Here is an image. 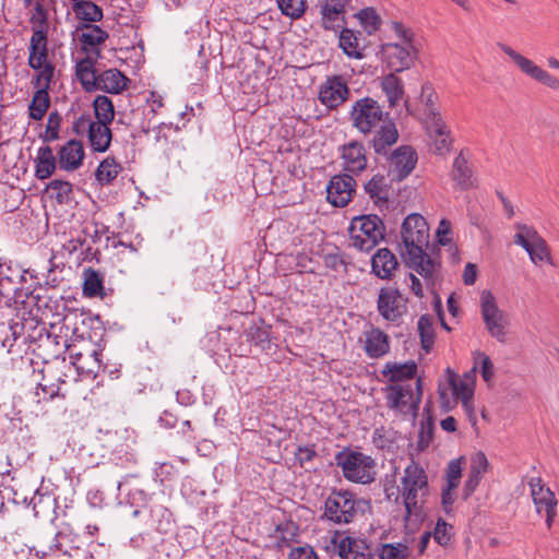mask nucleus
<instances>
[{
	"label": "nucleus",
	"mask_w": 559,
	"mask_h": 559,
	"mask_svg": "<svg viewBox=\"0 0 559 559\" xmlns=\"http://www.w3.org/2000/svg\"><path fill=\"white\" fill-rule=\"evenodd\" d=\"M429 245V227L420 214H409L402 224L401 254L408 267L424 277L426 285L433 286L439 262L426 252Z\"/></svg>",
	"instance_id": "f257e3e1"
},
{
	"label": "nucleus",
	"mask_w": 559,
	"mask_h": 559,
	"mask_svg": "<svg viewBox=\"0 0 559 559\" xmlns=\"http://www.w3.org/2000/svg\"><path fill=\"white\" fill-rule=\"evenodd\" d=\"M429 493L428 476L423 466L412 460L405 467L401 477V486L395 501L402 498L405 515L404 521L408 522L412 518L419 519L423 513V506Z\"/></svg>",
	"instance_id": "f03ea898"
},
{
	"label": "nucleus",
	"mask_w": 559,
	"mask_h": 559,
	"mask_svg": "<svg viewBox=\"0 0 559 559\" xmlns=\"http://www.w3.org/2000/svg\"><path fill=\"white\" fill-rule=\"evenodd\" d=\"M31 23H38V26H33V34L29 39L27 66L36 71L33 80L37 83L43 81H52L56 67L48 59V37L45 29L46 14L41 7L37 4L36 13L31 17Z\"/></svg>",
	"instance_id": "7ed1b4c3"
},
{
	"label": "nucleus",
	"mask_w": 559,
	"mask_h": 559,
	"mask_svg": "<svg viewBox=\"0 0 559 559\" xmlns=\"http://www.w3.org/2000/svg\"><path fill=\"white\" fill-rule=\"evenodd\" d=\"M383 393L389 409L415 417L423 396L421 378H417L414 383L388 384L383 388Z\"/></svg>",
	"instance_id": "20e7f679"
},
{
	"label": "nucleus",
	"mask_w": 559,
	"mask_h": 559,
	"mask_svg": "<svg viewBox=\"0 0 559 559\" xmlns=\"http://www.w3.org/2000/svg\"><path fill=\"white\" fill-rule=\"evenodd\" d=\"M348 231L350 245L360 251L368 252L384 239L385 227L379 216L365 215L355 217Z\"/></svg>",
	"instance_id": "39448f33"
},
{
	"label": "nucleus",
	"mask_w": 559,
	"mask_h": 559,
	"mask_svg": "<svg viewBox=\"0 0 559 559\" xmlns=\"http://www.w3.org/2000/svg\"><path fill=\"white\" fill-rule=\"evenodd\" d=\"M361 500L348 490H332L324 501L323 518L328 521L345 525L355 521Z\"/></svg>",
	"instance_id": "423d86ee"
},
{
	"label": "nucleus",
	"mask_w": 559,
	"mask_h": 559,
	"mask_svg": "<svg viewBox=\"0 0 559 559\" xmlns=\"http://www.w3.org/2000/svg\"><path fill=\"white\" fill-rule=\"evenodd\" d=\"M336 463L342 467L344 477L353 483L370 484L376 478L374 460L361 452H340Z\"/></svg>",
	"instance_id": "0eeeda50"
},
{
	"label": "nucleus",
	"mask_w": 559,
	"mask_h": 559,
	"mask_svg": "<svg viewBox=\"0 0 559 559\" xmlns=\"http://www.w3.org/2000/svg\"><path fill=\"white\" fill-rule=\"evenodd\" d=\"M480 312L485 326L491 337L506 343L509 334L510 320L498 307L496 297L490 290L480 294Z\"/></svg>",
	"instance_id": "6e6552de"
},
{
	"label": "nucleus",
	"mask_w": 559,
	"mask_h": 559,
	"mask_svg": "<svg viewBox=\"0 0 559 559\" xmlns=\"http://www.w3.org/2000/svg\"><path fill=\"white\" fill-rule=\"evenodd\" d=\"M388 114L377 100L371 97H364L356 100L350 110L353 126L361 133H370L381 123H385Z\"/></svg>",
	"instance_id": "1a4fd4ad"
},
{
	"label": "nucleus",
	"mask_w": 559,
	"mask_h": 559,
	"mask_svg": "<svg viewBox=\"0 0 559 559\" xmlns=\"http://www.w3.org/2000/svg\"><path fill=\"white\" fill-rule=\"evenodd\" d=\"M109 126V123L94 121L90 114H83L74 121L73 131L78 135L86 134L94 152L105 153L112 139Z\"/></svg>",
	"instance_id": "9d476101"
},
{
	"label": "nucleus",
	"mask_w": 559,
	"mask_h": 559,
	"mask_svg": "<svg viewBox=\"0 0 559 559\" xmlns=\"http://www.w3.org/2000/svg\"><path fill=\"white\" fill-rule=\"evenodd\" d=\"M518 233L514 235V243L522 247L530 255L531 261L537 265L542 262L551 261V254L546 240L537 230L525 224L516 225Z\"/></svg>",
	"instance_id": "9b49d317"
},
{
	"label": "nucleus",
	"mask_w": 559,
	"mask_h": 559,
	"mask_svg": "<svg viewBox=\"0 0 559 559\" xmlns=\"http://www.w3.org/2000/svg\"><path fill=\"white\" fill-rule=\"evenodd\" d=\"M498 47L510 58L523 74L551 90L559 88V79L537 66L533 60L523 56L507 44L498 43Z\"/></svg>",
	"instance_id": "f8f14e48"
},
{
	"label": "nucleus",
	"mask_w": 559,
	"mask_h": 559,
	"mask_svg": "<svg viewBox=\"0 0 559 559\" xmlns=\"http://www.w3.org/2000/svg\"><path fill=\"white\" fill-rule=\"evenodd\" d=\"M377 309L384 320L399 323L403 316L407 313V298L396 288H381L377 300Z\"/></svg>",
	"instance_id": "ddd939ff"
},
{
	"label": "nucleus",
	"mask_w": 559,
	"mask_h": 559,
	"mask_svg": "<svg viewBox=\"0 0 559 559\" xmlns=\"http://www.w3.org/2000/svg\"><path fill=\"white\" fill-rule=\"evenodd\" d=\"M416 163V152L411 146H400L389 157L388 176L391 181H401L413 171Z\"/></svg>",
	"instance_id": "4468645a"
},
{
	"label": "nucleus",
	"mask_w": 559,
	"mask_h": 559,
	"mask_svg": "<svg viewBox=\"0 0 559 559\" xmlns=\"http://www.w3.org/2000/svg\"><path fill=\"white\" fill-rule=\"evenodd\" d=\"M355 188L356 180L352 175H335L326 187V199L333 206L344 207L352 201Z\"/></svg>",
	"instance_id": "2eb2a0df"
},
{
	"label": "nucleus",
	"mask_w": 559,
	"mask_h": 559,
	"mask_svg": "<svg viewBox=\"0 0 559 559\" xmlns=\"http://www.w3.org/2000/svg\"><path fill=\"white\" fill-rule=\"evenodd\" d=\"M448 381L451 386L452 393L456 400H461L464 409L468 417L474 415L472 399L474 395L475 384V367L460 378L456 373L448 369Z\"/></svg>",
	"instance_id": "dca6fc26"
},
{
	"label": "nucleus",
	"mask_w": 559,
	"mask_h": 559,
	"mask_svg": "<svg viewBox=\"0 0 559 559\" xmlns=\"http://www.w3.org/2000/svg\"><path fill=\"white\" fill-rule=\"evenodd\" d=\"M350 91L341 75L326 78L319 91L320 102L330 109L337 108L349 97Z\"/></svg>",
	"instance_id": "f3484780"
},
{
	"label": "nucleus",
	"mask_w": 559,
	"mask_h": 559,
	"mask_svg": "<svg viewBox=\"0 0 559 559\" xmlns=\"http://www.w3.org/2000/svg\"><path fill=\"white\" fill-rule=\"evenodd\" d=\"M343 169L348 175H359L368 165L367 151L359 141H350L341 147Z\"/></svg>",
	"instance_id": "a211bd4d"
},
{
	"label": "nucleus",
	"mask_w": 559,
	"mask_h": 559,
	"mask_svg": "<svg viewBox=\"0 0 559 559\" xmlns=\"http://www.w3.org/2000/svg\"><path fill=\"white\" fill-rule=\"evenodd\" d=\"M383 56L388 67L394 72L409 69L417 58V48L402 44H386L383 46Z\"/></svg>",
	"instance_id": "6ab92c4d"
},
{
	"label": "nucleus",
	"mask_w": 559,
	"mask_h": 559,
	"mask_svg": "<svg viewBox=\"0 0 559 559\" xmlns=\"http://www.w3.org/2000/svg\"><path fill=\"white\" fill-rule=\"evenodd\" d=\"M332 543L341 559H374L370 547L362 539L342 536L336 532Z\"/></svg>",
	"instance_id": "aec40b11"
},
{
	"label": "nucleus",
	"mask_w": 559,
	"mask_h": 559,
	"mask_svg": "<svg viewBox=\"0 0 559 559\" xmlns=\"http://www.w3.org/2000/svg\"><path fill=\"white\" fill-rule=\"evenodd\" d=\"M348 0H321V25L324 29L336 31L346 23V5Z\"/></svg>",
	"instance_id": "412c9836"
},
{
	"label": "nucleus",
	"mask_w": 559,
	"mask_h": 559,
	"mask_svg": "<svg viewBox=\"0 0 559 559\" xmlns=\"http://www.w3.org/2000/svg\"><path fill=\"white\" fill-rule=\"evenodd\" d=\"M528 486L537 514L557 508L558 501L555 492L545 486L540 477H532L528 480Z\"/></svg>",
	"instance_id": "4be33fe9"
},
{
	"label": "nucleus",
	"mask_w": 559,
	"mask_h": 559,
	"mask_svg": "<svg viewBox=\"0 0 559 559\" xmlns=\"http://www.w3.org/2000/svg\"><path fill=\"white\" fill-rule=\"evenodd\" d=\"M52 81L37 83L32 80V85L37 88L28 105V117L35 121L41 120L50 107L49 90Z\"/></svg>",
	"instance_id": "5701e85b"
},
{
	"label": "nucleus",
	"mask_w": 559,
	"mask_h": 559,
	"mask_svg": "<svg viewBox=\"0 0 559 559\" xmlns=\"http://www.w3.org/2000/svg\"><path fill=\"white\" fill-rule=\"evenodd\" d=\"M382 376L390 384L414 383L417 374V364L414 360L404 364L389 361L384 365Z\"/></svg>",
	"instance_id": "b1692460"
},
{
	"label": "nucleus",
	"mask_w": 559,
	"mask_h": 559,
	"mask_svg": "<svg viewBox=\"0 0 559 559\" xmlns=\"http://www.w3.org/2000/svg\"><path fill=\"white\" fill-rule=\"evenodd\" d=\"M397 266L395 254L388 248H381L372 255L371 271L381 280H391Z\"/></svg>",
	"instance_id": "393cba45"
},
{
	"label": "nucleus",
	"mask_w": 559,
	"mask_h": 559,
	"mask_svg": "<svg viewBox=\"0 0 559 559\" xmlns=\"http://www.w3.org/2000/svg\"><path fill=\"white\" fill-rule=\"evenodd\" d=\"M59 165L64 170H75L85 156L83 145L78 140H70L59 150Z\"/></svg>",
	"instance_id": "a878e982"
},
{
	"label": "nucleus",
	"mask_w": 559,
	"mask_h": 559,
	"mask_svg": "<svg viewBox=\"0 0 559 559\" xmlns=\"http://www.w3.org/2000/svg\"><path fill=\"white\" fill-rule=\"evenodd\" d=\"M390 350V338L378 328L365 332V352L370 358H380Z\"/></svg>",
	"instance_id": "bb28decb"
},
{
	"label": "nucleus",
	"mask_w": 559,
	"mask_h": 559,
	"mask_svg": "<svg viewBox=\"0 0 559 559\" xmlns=\"http://www.w3.org/2000/svg\"><path fill=\"white\" fill-rule=\"evenodd\" d=\"M397 139L399 133L395 124L392 121H388L376 131L371 145L376 154L386 155L389 150L397 142Z\"/></svg>",
	"instance_id": "cd10ccee"
},
{
	"label": "nucleus",
	"mask_w": 559,
	"mask_h": 559,
	"mask_svg": "<svg viewBox=\"0 0 559 559\" xmlns=\"http://www.w3.org/2000/svg\"><path fill=\"white\" fill-rule=\"evenodd\" d=\"M130 80L118 69H108L98 74L97 91L120 94L128 87Z\"/></svg>",
	"instance_id": "c85d7f7f"
},
{
	"label": "nucleus",
	"mask_w": 559,
	"mask_h": 559,
	"mask_svg": "<svg viewBox=\"0 0 559 559\" xmlns=\"http://www.w3.org/2000/svg\"><path fill=\"white\" fill-rule=\"evenodd\" d=\"M98 356L99 354L93 349L84 353L76 352L74 348L69 349L71 364L75 367L79 373L95 374L100 367Z\"/></svg>",
	"instance_id": "c756f323"
},
{
	"label": "nucleus",
	"mask_w": 559,
	"mask_h": 559,
	"mask_svg": "<svg viewBox=\"0 0 559 559\" xmlns=\"http://www.w3.org/2000/svg\"><path fill=\"white\" fill-rule=\"evenodd\" d=\"M98 74L93 61L88 57L78 61L75 64L76 79L87 93L97 91Z\"/></svg>",
	"instance_id": "7c9ffc66"
},
{
	"label": "nucleus",
	"mask_w": 559,
	"mask_h": 559,
	"mask_svg": "<svg viewBox=\"0 0 559 559\" xmlns=\"http://www.w3.org/2000/svg\"><path fill=\"white\" fill-rule=\"evenodd\" d=\"M451 177L461 190H466L474 186L472 168L462 153L453 160Z\"/></svg>",
	"instance_id": "2f4dec72"
},
{
	"label": "nucleus",
	"mask_w": 559,
	"mask_h": 559,
	"mask_svg": "<svg viewBox=\"0 0 559 559\" xmlns=\"http://www.w3.org/2000/svg\"><path fill=\"white\" fill-rule=\"evenodd\" d=\"M35 163L36 177L40 180L49 178L56 169V157L52 148L48 145L41 146L38 150Z\"/></svg>",
	"instance_id": "473e14b6"
},
{
	"label": "nucleus",
	"mask_w": 559,
	"mask_h": 559,
	"mask_svg": "<svg viewBox=\"0 0 559 559\" xmlns=\"http://www.w3.org/2000/svg\"><path fill=\"white\" fill-rule=\"evenodd\" d=\"M381 87L384 92L390 107H395L404 96V85L394 73L384 75L381 80Z\"/></svg>",
	"instance_id": "72a5a7b5"
},
{
	"label": "nucleus",
	"mask_w": 559,
	"mask_h": 559,
	"mask_svg": "<svg viewBox=\"0 0 559 559\" xmlns=\"http://www.w3.org/2000/svg\"><path fill=\"white\" fill-rule=\"evenodd\" d=\"M123 170V167L118 163L115 157H107L100 162L95 171V179L102 186L110 185L118 175Z\"/></svg>",
	"instance_id": "f704fd0d"
},
{
	"label": "nucleus",
	"mask_w": 559,
	"mask_h": 559,
	"mask_svg": "<svg viewBox=\"0 0 559 559\" xmlns=\"http://www.w3.org/2000/svg\"><path fill=\"white\" fill-rule=\"evenodd\" d=\"M390 180L383 175L377 174L365 185V191L376 202L389 200Z\"/></svg>",
	"instance_id": "c9c22d12"
},
{
	"label": "nucleus",
	"mask_w": 559,
	"mask_h": 559,
	"mask_svg": "<svg viewBox=\"0 0 559 559\" xmlns=\"http://www.w3.org/2000/svg\"><path fill=\"white\" fill-rule=\"evenodd\" d=\"M83 280V294L85 297L104 298L106 296L103 277L97 271L94 269L84 270Z\"/></svg>",
	"instance_id": "e433bc0d"
},
{
	"label": "nucleus",
	"mask_w": 559,
	"mask_h": 559,
	"mask_svg": "<svg viewBox=\"0 0 559 559\" xmlns=\"http://www.w3.org/2000/svg\"><path fill=\"white\" fill-rule=\"evenodd\" d=\"M95 121L111 124L115 119V107L112 100L105 95H98L93 100Z\"/></svg>",
	"instance_id": "4c0bfd02"
},
{
	"label": "nucleus",
	"mask_w": 559,
	"mask_h": 559,
	"mask_svg": "<svg viewBox=\"0 0 559 559\" xmlns=\"http://www.w3.org/2000/svg\"><path fill=\"white\" fill-rule=\"evenodd\" d=\"M72 9L79 19L86 22H99L103 19V10L92 1L74 2Z\"/></svg>",
	"instance_id": "58836bf2"
},
{
	"label": "nucleus",
	"mask_w": 559,
	"mask_h": 559,
	"mask_svg": "<svg viewBox=\"0 0 559 559\" xmlns=\"http://www.w3.org/2000/svg\"><path fill=\"white\" fill-rule=\"evenodd\" d=\"M340 47L350 58L361 59L362 52L359 48V38L349 28H343L340 34Z\"/></svg>",
	"instance_id": "ea45409f"
},
{
	"label": "nucleus",
	"mask_w": 559,
	"mask_h": 559,
	"mask_svg": "<svg viewBox=\"0 0 559 559\" xmlns=\"http://www.w3.org/2000/svg\"><path fill=\"white\" fill-rule=\"evenodd\" d=\"M377 555L379 559H407L411 549L404 543H385L377 548Z\"/></svg>",
	"instance_id": "a19ab883"
},
{
	"label": "nucleus",
	"mask_w": 559,
	"mask_h": 559,
	"mask_svg": "<svg viewBox=\"0 0 559 559\" xmlns=\"http://www.w3.org/2000/svg\"><path fill=\"white\" fill-rule=\"evenodd\" d=\"M80 29L82 31L80 40L92 48L103 44L109 37L108 33L97 25L85 24Z\"/></svg>",
	"instance_id": "79ce46f5"
},
{
	"label": "nucleus",
	"mask_w": 559,
	"mask_h": 559,
	"mask_svg": "<svg viewBox=\"0 0 559 559\" xmlns=\"http://www.w3.org/2000/svg\"><path fill=\"white\" fill-rule=\"evenodd\" d=\"M421 347L429 353L435 344V330H433V319L428 314H424L419 318L417 323Z\"/></svg>",
	"instance_id": "37998d69"
},
{
	"label": "nucleus",
	"mask_w": 559,
	"mask_h": 559,
	"mask_svg": "<svg viewBox=\"0 0 559 559\" xmlns=\"http://www.w3.org/2000/svg\"><path fill=\"white\" fill-rule=\"evenodd\" d=\"M47 191L58 204H67L72 199L73 187L69 181L55 179L47 186Z\"/></svg>",
	"instance_id": "c03bdc74"
},
{
	"label": "nucleus",
	"mask_w": 559,
	"mask_h": 559,
	"mask_svg": "<svg viewBox=\"0 0 559 559\" xmlns=\"http://www.w3.org/2000/svg\"><path fill=\"white\" fill-rule=\"evenodd\" d=\"M281 13L292 20L300 19L307 10V0H276Z\"/></svg>",
	"instance_id": "a18cd8bd"
},
{
	"label": "nucleus",
	"mask_w": 559,
	"mask_h": 559,
	"mask_svg": "<svg viewBox=\"0 0 559 559\" xmlns=\"http://www.w3.org/2000/svg\"><path fill=\"white\" fill-rule=\"evenodd\" d=\"M428 135L432 142V148L436 154L445 155L451 151L453 140L449 128Z\"/></svg>",
	"instance_id": "49530a36"
},
{
	"label": "nucleus",
	"mask_w": 559,
	"mask_h": 559,
	"mask_svg": "<svg viewBox=\"0 0 559 559\" xmlns=\"http://www.w3.org/2000/svg\"><path fill=\"white\" fill-rule=\"evenodd\" d=\"M297 536V527L293 524L278 525L275 531L276 547L283 549L292 547Z\"/></svg>",
	"instance_id": "de8ad7c7"
},
{
	"label": "nucleus",
	"mask_w": 559,
	"mask_h": 559,
	"mask_svg": "<svg viewBox=\"0 0 559 559\" xmlns=\"http://www.w3.org/2000/svg\"><path fill=\"white\" fill-rule=\"evenodd\" d=\"M428 134L437 133L442 130L448 129L441 114L439 110L437 111H427V114H421L420 117Z\"/></svg>",
	"instance_id": "09e8293b"
},
{
	"label": "nucleus",
	"mask_w": 559,
	"mask_h": 559,
	"mask_svg": "<svg viewBox=\"0 0 559 559\" xmlns=\"http://www.w3.org/2000/svg\"><path fill=\"white\" fill-rule=\"evenodd\" d=\"M463 459H455L449 462L445 468V481L450 488H457L462 477Z\"/></svg>",
	"instance_id": "8fccbe9b"
},
{
	"label": "nucleus",
	"mask_w": 559,
	"mask_h": 559,
	"mask_svg": "<svg viewBox=\"0 0 559 559\" xmlns=\"http://www.w3.org/2000/svg\"><path fill=\"white\" fill-rule=\"evenodd\" d=\"M437 100H438V96L435 92V90L432 88V86L428 83L424 84L421 86V94H420V97H419V102L423 106V114H427V111H437L439 110L438 109V106H437Z\"/></svg>",
	"instance_id": "3c124183"
},
{
	"label": "nucleus",
	"mask_w": 559,
	"mask_h": 559,
	"mask_svg": "<svg viewBox=\"0 0 559 559\" xmlns=\"http://www.w3.org/2000/svg\"><path fill=\"white\" fill-rule=\"evenodd\" d=\"M452 528V525L448 524L442 519H439L431 536L440 546H448L451 542Z\"/></svg>",
	"instance_id": "603ef678"
},
{
	"label": "nucleus",
	"mask_w": 559,
	"mask_h": 559,
	"mask_svg": "<svg viewBox=\"0 0 559 559\" xmlns=\"http://www.w3.org/2000/svg\"><path fill=\"white\" fill-rule=\"evenodd\" d=\"M62 118L58 111H52L48 116L45 134L43 136L45 142H51L59 138V129Z\"/></svg>",
	"instance_id": "864d4df0"
},
{
	"label": "nucleus",
	"mask_w": 559,
	"mask_h": 559,
	"mask_svg": "<svg viewBox=\"0 0 559 559\" xmlns=\"http://www.w3.org/2000/svg\"><path fill=\"white\" fill-rule=\"evenodd\" d=\"M478 364L480 365V372L484 381L490 382L495 374L493 364L490 357L485 353L476 352L474 367L476 368Z\"/></svg>",
	"instance_id": "5fc2aeb1"
},
{
	"label": "nucleus",
	"mask_w": 559,
	"mask_h": 559,
	"mask_svg": "<svg viewBox=\"0 0 559 559\" xmlns=\"http://www.w3.org/2000/svg\"><path fill=\"white\" fill-rule=\"evenodd\" d=\"M433 423L431 418H427L426 420H423L420 424V430L418 433V449L420 451H424L427 449L432 441L433 438Z\"/></svg>",
	"instance_id": "6e6d98bb"
},
{
	"label": "nucleus",
	"mask_w": 559,
	"mask_h": 559,
	"mask_svg": "<svg viewBox=\"0 0 559 559\" xmlns=\"http://www.w3.org/2000/svg\"><path fill=\"white\" fill-rule=\"evenodd\" d=\"M392 27L396 36L401 39L400 44L408 47H416L414 41V33L409 28L399 22H394Z\"/></svg>",
	"instance_id": "4d7b16f0"
},
{
	"label": "nucleus",
	"mask_w": 559,
	"mask_h": 559,
	"mask_svg": "<svg viewBox=\"0 0 559 559\" xmlns=\"http://www.w3.org/2000/svg\"><path fill=\"white\" fill-rule=\"evenodd\" d=\"M489 466V462L484 452H477L472 459V464L469 467V472L483 477V475L487 472Z\"/></svg>",
	"instance_id": "13d9d810"
},
{
	"label": "nucleus",
	"mask_w": 559,
	"mask_h": 559,
	"mask_svg": "<svg viewBox=\"0 0 559 559\" xmlns=\"http://www.w3.org/2000/svg\"><path fill=\"white\" fill-rule=\"evenodd\" d=\"M288 559H319L317 552L310 546L292 548Z\"/></svg>",
	"instance_id": "bf43d9fd"
},
{
	"label": "nucleus",
	"mask_w": 559,
	"mask_h": 559,
	"mask_svg": "<svg viewBox=\"0 0 559 559\" xmlns=\"http://www.w3.org/2000/svg\"><path fill=\"white\" fill-rule=\"evenodd\" d=\"M480 479H481L480 476H478L472 472H468V477L465 480V484L463 487V493H462V497L464 500H467L474 493V491L476 490V488L478 487V485L480 483Z\"/></svg>",
	"instance_id": "052dcab7"
},
{
	"label": "nucleus",
	"mask_w": 559,
	"mask_h": 559,
	"mask_svg": "<svg viewBox=\"0 0 559 559\" xmlns=\"http://www.w3.org/2000/svg\"><path fill=\"white\" fill-rule=\"evenodd\" d=\"M316 456H317V452H316L313 445L299 447L296 452V460L298 461L300 466H304L306 463L312 461Z\"/></svg>",
	"instance_id": "680f3d73"
},
{
	"label": "nucleus",
	"mask_w": 559,
	"mask_h": 559,
	"mask_svg": "<svg viewBox=\"0 0 559 559\" xmlns=\"http://www.w3.org/2000/svg\"><path fill=\"white\" fill-rule=\"evenodd\" d=\"M16 290L17 287L14 286L10 277H0V295L4 299L11 300Z\"/></svg>",
	"instance_id": "e2e57ef3"
},
{
	"label": "nucleus",
	"mask_w": 559,
	"mask_h": 559,
	"mask_svg": "<svg viewBox=\"0 0 559 559\" xmlns=\"http://www.w3.org/2000/svg\"><path fill=\"white\" fill-rule=\"evenodd\" d=\"M455 489L447 486L442 488L441 502L445 512H449L455 501Z\"/></svg>",
	"instance_id": "0e129e2a"
},
{
	"label": "nucleus",
	"mask_w": 559,
	"mask_h": 559,
	"mask_svg": "<svg viewBox=\"0 0 559 559\" xmlns=\"http://www.w3.org/2000/svg\"><path fill=\"white\" fill-rule=\"evenodd\" d=\"M451 231V224L447 219H442L439 224L437 236L439 238V242L441 245H447L450 242V239L447 237Z\"/></svg>",
	"instance_id": "69168bd1"
},
{
	"label": "nucleus",
	"mask_w": 559,
	"mask_h": 559,
	"mask_svg": "<svg viewBox=\"0 0 559 559\" xmlns=\"http://www.w3.org/2000/svg\"><path fill=\"white\" fill-rule=\"evenodd\" d=\"M477 277V266L473 263H467L463 272V281L465 285H473Z\"/></svg>",
	"instance_id": "338daca9"
},
{
	"label": "nucleus",
	"mask_w": 559,
	"mask_h": 559,
	"mask_svg": "<svg viewBox=\"0 0 559 559\" xmlns=\"http://www.w3.org/2000/svg\"><path fill=\"white\" fill-rule=\"evenodd\" d=\"M360 20L365 23H368L372 26H376L379 23V16L376 14L374 10L371 8H367L361 10L358 13Z\"/></svg>",
	"instance_id": "774afa93"
}]
</instances>
